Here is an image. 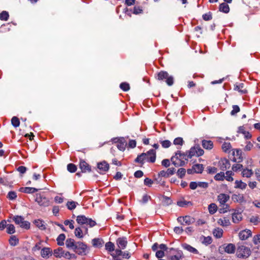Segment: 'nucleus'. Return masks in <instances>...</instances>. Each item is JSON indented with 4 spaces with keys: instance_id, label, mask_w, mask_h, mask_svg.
<instances>
[{
    "instance_id": "obj_21",
    "label": "nucleus",
    "mask_w": 260,
    "mask_h": 260,
    "mask_svg": "<svg viewBox=\"0 0 260 260\" xmlns=\"http://www.w3.org/2000/svg\"><path fill=\"white\" fill-rule=\"evenodd\" d=\"M251 236V232L249 230H245L239 234V238L242 240H246Z\"/></svg>"
},
{
    "instance_id": "obj_34",
    "label": "nucleus",
    "mask_w": 260,
    "mask_h": 260,
    "mask_svg": "<svg viewBox=\"0 0 260 260\" xmlns=\"http://www.w3.org/2000/svg\"><path fill=\"white\" fill-rule=\"evenodd\" d=\"M182 247L186 250H188V251L192 252L194 254H198V251L194 248L192 247L189 245H188L187 244H183Z\"/></svg>"
},
{
    "instance_id": "obj_24",
    "label": "nucleus",
    "mask_w": 260,
    "mask_h": 260,
    "mask_svg": "<svg viewBox=\"0 0 260 260\" xmlns=\"http://www.w3.org/2000/svg\"><path fill=\"white\" fill-rule=\"evenodd\" d=\"M77 242H75L74 240L73 239H67L66 241V245L69 249H71L74 250L75 248Z\"/></svg>"
},
{
    "instance_id": "obj_60",
    "label": "nucleus",
    "mask_w": 260,
    "mask_h": 260,
    "mask_svg": "<svg viewBox=\"0 0 260 260\" xmlns=\"http://www.w3.org/2000/svg\"><path fill=\"white\" fill-rule=\"evenodd\" d=\"M250 221L254 224H257L260 221V219L258 216H253L250 218Z\"/></svg>"
},
{
    "instance_id": "obj_61",
    "label": "nucleus",
    "mask_w": 260,
    "mask_h": 260,
    "mask_svg": "<svg viewBox=\"0 0 260 260\" xmlns=\"http://www.w3.org/2000/svg\"><path fill=\"white\" fill-rule=\"evenodd\" d=\"M42 248V244H41V243L39 242V243H37L35 246L32 247V251L34 252L39 250H41Z\"/></svg>"
},
{
    "instance_id": "obj_4",
    "label": "nucleus",
    "mask_w": 260,
    "mask_h": 260,
    "mask_svg": "<svg viewBox=\"0 0 260 260\" xmlns=\"http://www.w3.org/2000/svg\"><path fill=\"white\" fill-rule=\"evenodd\" d=\"M79 224H86L89 225L90 227L94 226L96 223L95 222L90 218H87L84 215H80L77 217L76 219Z\"/></svg>"
},
{
    "instance_id": "obj_50",
    "label": "nucleus",
    "mask_w": 260,
    "mask_h": 260,
    "mask_svg": "<svg viewBox=\"0 0 260 260\" xmlns=\"http://www.w3.org/2000/svg\"><path fill=\"white\" fill-rule=\"evenodd\" d=\"M9 17V15L8 12L3 11L0 13V19L1 20L7 21Z\"/></svg>"
},
{
    "instance_id": "obj_59",
    "label": "nucleus",
    "mask_w": 260,
    "mask_h": 260,
    "mask_svg": "<svg viewBox=\"0 0 260 260\" xmlns=\"http://www.w3.org/2000/svg\"><path fill=\"white\" fill-rule=\"evenodd\" d=\"M240 111V108L237 105L233 106V110L231 111V114L232 115H234Z\"/></svg>"
},
{
    "instance_id": "obj_51",
    "label": "nucleus",
    "mask_w": 260,
    "mask_h": 260,
    "mask_svg": "<svg viewBox=\"0 0 260 260\" xmlns=\"http://www.w3.org/2000/svg\"><path fill=\"white\" fill-rule=\"evenodd\" d=\"M114 244L111 242H107L105 245L106 250L109 251H113L114 250Z\"/></svg>"
},
{
    "instance_id": "obj_3",
    "label": "nucleus",
    "mask_w": 260,
    "mask_h": 260,
    "mask_svg": "<svg viewBox=\"0 0 260 260\" xmlns=\"http://www.w3.org/2000/svg\"><path fill=\"white\" fill-rule=\"evenodd\" d=\"M157 78L159 80H165L166 82L169 86L172 85L174 83L173 77L169 76L168 73L165 71L159 72L157 75Z\"/></svg>"
},
{
    "instance_id": "obj_2",
    "label": "nucleus",
    "mask_w": 260,
    "mask_h": 260,
    "mask_svg": "<svg viewBox=\"0 0 260 260\" xmlns=\"http://www.w3.org/2000/svg\"><path fill=\"white\" fill-rule=\"evenodd\" d=\"M236 254L239 258H246L251 254V250L249 248L241 245L237 248Z\"/></svg>"
},
{
    "instance_id": "obj_10",
    "label": "nucleus",
    "mask_w": 260,
    "mask_h": 260,
    "mask_svg": "<svg viewBox=\"0 0 260 260\" xmlns=\"http://www.w3.org/2000/svg\"><path fill=\"white\" fill-rule=\"evenodd\" d=\"M97 168L99 173L104 174L109 170V165L107 161L103 160L97 164Z\"/></svg>"
},
{
    "instance_id": "obj_54",
    "label": "nucleus",
    "mask_w": 260,
    "mask_h": 260,
    "mask_svg": "<svg viewBox=\"0 0 260 260\" xmlns=\"http://www.w3.org/2000/svg\"><path fill=\"white\" fill-rule=\"evenodd\" d=\"M7 198L10 200H13L17 198V194L15 191H10L8 193Z\"/></svg>"
},
{
    "instance_id": "obj_41",
    "label": "nucleus",
    "mask_w": 260,
    "mask_h": 260,
    "mask_svg": "<svg viewBox=\"0 0 260 260\" xmlns=\"http://www.w3.org/2000/svg\"><path fill=\"white\" fill-rule=\"evenodd\" d=\"M10 244L12 246H15L18 244L19 240L15 236H12L9 240Z\"/></svg>"
},
{
    "instance_id": "obj_36",
    "label": "nucleus",
    "mask_w": 260,
    "mask_h": 260,
    "mask_svg": "<svg viewBox=\"0 0 260 260\" xmlns=\"http://www.w3.org/2000/svg\"><path fill=\"white\" fill-rule=\"evenodd\" d=\"M200 240L202 241V242L207 245H209L212 243V240L211 237L208 236V237H204L202 236L200 238Z\"/></svg>"
},
{
    "instance_id": "obj_14",
    "label": "nucleus",
    "mask_w": 260,
    "mask_h": 260,
    "mask_svg": "<svg viewBox=\"0 0 260 260\" xmlns=\"http://www.w3.org/2000/svg\"><path fill=\"white\" fill-rule=\"evenodd\" d=\"M176 172V169L174 168H170L169 169H168L167 170L165 171L162 170L161 171L158 173V176L160 177H163L165 178H167L170 177V176L174 174V173Z\"/></svg>"
},
{
    "instance_id": "obj_22",
    "label": "nucleus",
    "mask_w": 260,
    "mask_h": 260,
    "mask_svg": "<svg viewBox=\"0 0 260 260\" xmlns=\"http://www.w3.org/2000/svg\"><path fill=\"white\" fill-rule=\"evenodd\" d=\"M218 201L221 205H225L230 199V196L225 193H220L218 196Z\"/></svg>"
},
{
    "instance_id": "obj_31",
    "label": "nucleus",
    "mask_w": 260,
    "mask_h": 260,
    "mask_svg": "<svg viewBox=\"0 0 260 260\" xmlns=\"http://www.w3.org/2000/svg\"><path fill=\"white\" fill-rule=\"evenodd\" d=\"M213 234L216 238H220L223 235V230L219 228H216L213 230Z\"/></svg>"
},
{
    "instance_id": "obj_53",
    "label": "nucleus",
    "mask_w": 260,
    "mask_h": 260,
    "mask_svg": "<svg viewBox=\"0 0 260 260\" xmlns=\"http://www.w3.org/2000/svg\"><path fill=\"white\" fill-rule=\"evenodd\" d=\"M67 169L71 173H74L77 170L76 166L73 164H69L67 166Z\"/></svg>"
},
{
    "instance_id": "obj_9",
    "label": "nucleus",
    "mask_w": 260,
    "mask_h": 260,
    "mask_svg": "<svg viewBox=\"0 0 260 260\" xmlns=\"http://www.w3.org/2000/svg\"><path fill=\"white\" fill-rule=\"evenodd\" d=\"M169 248L165 244H161L159 245V250H157L155 256L158 258H160L165 256V252L166 251L167 254L169 253Z\"/></svg>"
},
{
    "instance_id": "obj_13",
    "label": "nucleus",
    "mask_w": 260,
    "mask_h": 260,
    "mask_svg": "<svg viewBox=\"0 0 260 260\" xmlns=\"http://www.w3.org/2000/svg\"><path fill=\"white\" fill-rule=\"evenodd\" d=\"M232 154L233 155V160L236 162H240L243 160L242 151L239 149L232 150Z\"/></svg>"
},
{
    "instance_id": "obj_56",
    "label": "nucleus",
    "mask_w": 260,
    "mask_h": 260,
    "mask_svg": "<svg viewBox=\"0 0 260 260\" xmlns=\"http://www.w3.org/2000/svg\"><path fill=\"white\" fill-rule=\"evenodd\" d=\"M75 235L77 237L82 238L83 237L82 230L80 228H76L75 230Z\"/></svg>"
},
{
    "instance_id": "obj_57",
    "label": "nucleus",
    "mask_w": 260,
    "mask_h": 260,
    "mask_svg": "<svg viewBox=\"0 0 260 260\" xmlns=\"http://www.w3.org/2000/svg\"><path fill=\"white\" fill-rule=\"evenodd\" d=\"M120 87L123 91H126L129 89V85L127 83H122L120 85Z\"/></svg>"
},
{
    "instance_id": "obj_33",
    "label": "nucleus",
    "mask_w": 260,
    "mask_h": 260,
    "mask_svg": "<svg viewBox=\"0 0 260 260\" xmlns=\"http://www.w3.org/2000/svg\"><path fill=\"white\" fill-rule=\"evenodd\" d=\"M219 9L220 11L225 13H228L230 11L229 5L225 3H223L219 5Z\"/></svg>"
},
{
    "instance_id": "obj_46",
    "label": "nucleus",
    "mask_w": 260,
    "mask_h": 260,
    "mask_svg": "<svg viewBox=\"0 0 260 260\" xmlns=\"http://www.w3.org/2000/svg\"><path fill=\"white\" fill-rule=\"evenodd\" d=\"M235 184H236V188H240L242 189H245L247 186L246 183L242 182L241 180L240 181L236 180L235 181Z\"/></svg>"
},
{
    "instance_id": "obj_27",
    "label": "nucleus",
    "mask_w": 260,
    "mask_h": 260,
    "mask_svg": "<svg viewBox=\"0 0 260 260\" xmlns=\"http://www.w3.org/2000/svg\"><path fill=\"white\" fill-rule=\"evenodd\" d=\"M194 221V219L189 216H185L183 217V221L182 224L189 225Z\"/></svg>"
},
{
    "instance_id": "obj_18",
    "label": "nucleus",
    "mask_w": 260,
    "mask_h": 260,
    "mask_svg": "<svg viewBox=\"0 0 260 260\" xmlns=\"http://www.w3.org/2000/svg\"><path fill=\"white\" fill-rule=\"evenodd\" d=\"M243 219L242 213L238 211H235L232 214V221L234 223H238Z\"/></svg>"
},
{
    "instance_id": "obj_32",
    "label": "nucleus",
    "mask_w": 260,
    "mask_h": 260,
    "mask_svg": "<svg viewBox=\"0 0 260 260\" xmlns=\"http://www.w3.org/2000/svg\"><path fill=\"white\" fill-rule=\"evenodd\" d=\"M104 243L102 239L99 238H95L92 239V244L94 247H100Z\"/></svg>"
},
{
    "instance_id": "obj_45",
    "label": "nucleus",
    "mask_w": 260,
    "mask_h": 260,
    "mask_svg": "<svg viewBox=\"0 0 260 260\" xmlns=\"http://www.w3.org/2000/svg\"><path fill=\"white\" fill-rule=\"evenodd\" d=\"M62 257L65 258L71 259H76V256L75 254L71 253L68 251H64L63 255Z\"/></svg>"
},
{
    "instance_id": "obj_47",
    "label": "nucleus",
    "mask_w": 260,
    "mask_h": 260,
    "mask_svg": "<svg viewBox=\"0 0 260 260\" xmlns=\"http://www.w3.org/2000/svg\"><path fill=\"white\" fill-rule=\"evenodd\" d=\"M7 233L9 234H13L15 233V228L13 224H9L6 226Z\"/></svg>"
},
{
    "instance_id": "obj_63",
    "label": "nucleus",
    "mask_w": 260,
    "mask_h": 260,
    "mask_svg": "<svg viewBox=\"0 0 260 260\" xmlns=\"http://www.w3.org/2000/svg\"><path fill=\"white\" fill-rule=\"evenodd\" d=\"M64 201V198L61 196H57L54 198V201L56 203L61 204Z\"/></svg>"
},
{
    "instance_id": "obj_35",
    "label": "nucleus",
    "mask_w": 260,
    "mask_h": 260,
    "mask_svg": "<svg viewBox=\"0 0 260 260\" xmlns=\"http://www.w3.org/2000/svg\"><path fill=\"white\" fill-rule=\"evenodd\" d=\"M178 154V151L175 152V155L173 156L171 158L172 164L174 165L176 167L179 166V158L177 156Z\"/></svg>"
},
{
    "instance_id": "obj_29",
    "label": "nucleus",
    "mask_w": 260,
    "mask_h": 260,
    "mask_svg": "<svg viewBox=\"0 0 260 260\" xmlns=\"http://www.w3.org/2000/svg\"><path fill=\"white\" fill-rule=\"evenodd\" d=\"M64 250L62 248H58L53 251V255L56 258H61L63 256Z\"/></svg>"
},
{
    "instance_id": "obj_44",
    "label": "nucleus",
    "mask_w": 260,
    "mask_h": 260,
    "mask_svg": "<svg viewBox=\"0 0 260 260\" xmlns=\"http://www.w3.org/2000/svg\"><path fill=\"white\" fill-rule=\"evenodd\" d=\"M208 210L211 214H213L217 211V207L215 204L211 203L208 206Z\"/></svg>"
},
{
    "instance_id": "obj_5",
    "label": "nucleus",
    "mask_w": 260,
    "mask_h": 260,
    "mask_svg": "<svg viewBox=\"0 0 260 260\" xmlns=\"http://www.w3.org/2000/svg\"><path fill=\"white\" fill-rule=\"evenodd\" d=\"M13 220L15 223L18 224L20 227L28 229L29 228L30 223L25 221L24 218L21 216H15L13 217Z\"/></svg>"
},
{
    "instance_id": "obj_39",
    "label": "nucleus",
    "mask_w": 260,
    "mask_h": 260,
    "mask_svg": "<svg viewBox=\"0 0 260 260\" xmlns=\"http://www.w3.org/2000/svg\"><path fill=\"white\" fill-rule=\"evenodd\" d=\"M78 205V203L75 201H68L67 203L66 206L69 210H72L74 209Z\"/></svg>"
},
{
    "instance_id": "obj_25",
    "label": "nucleus",
    "mask_w": 260,
    "mask_h": 260,
    "mask_svg": "<svg viewBox=\"0 0 260 260\" xmlns=\"http://www.w3.org/2000/svg\"><path fill=\"white\" fill-rule=\"evenodd\" d=\"M202 146L206 149L210 150L213 147V143L210 140H203L202 142Z\"/></svg>"
},
{
    "instance_id": "obj_30",
    "label": "nucleus",
    "mask_w": 260,
    "mask_h": 260,
    "mask_svg": "<svg viewBox=\"0 0 260 260\" xmlns=\"http://www.w3.org/2000/svg\"><path fill=\"white\" fill-rule=\"evenodd\" d=\"M34 223L38 228L42 230H44L46 229V224L45 222L42 220H35Z\"/></svg>"
},
{
    "instance_id": "obj_20",
    "label": "nucleus",
    "mask_w": 260,
    "mask_h": 260,
    "mask_svg": "<svg viewBox=\"0 0 260 260\" xmlns=\"http://www.w3.org/2000/svg\"><path fill=\"white\" fill-rule=\"evenodd\" d=\"M80 168L82 172H90L91 171V167L84 160H81L80 162Z\"/></svg>"
},
{
    "instance_id": "obj_26",
    "label": "nucleus",
    "mask_w": 260,
    "mask_h": 260,
    "mask_svg": "<svg viewBox=\"0 0 260 260\" xmlns=\"http://www.w3.org/2000/svg\"><path fill=\"white\" fill-rule=\"evenodd\" d=\"M217 223L222 226H229L231 223L229 218L225 217H224L223 218L219 219L217 221Z\"/></svg>"
},
{
    "instance_id": "obj_16",
    "label": "nucleus",
    "mask_w": 260,
    "mask_h": 260,
    "mask_svg": "<svg viewBox=\"0 0 260 260\" xmlns=\"http://www.w3.org/2000/svg\"><path fill=\"white\" fill-rule=\"evenodd\" d=\"M41 256L45 259L50 257L52 254V251L51 248L48 247H44L41 249L40 251Z\"/></svg>"
},
{
    "instance_id": "obj_28",
    "label": "nucleus",
    "mask_w": 260,
    "mask_h": 260,
    "mask_svg": "<svg viewBox=\"0 0 260 260\" xmlns=\"http://www.w3.org/2000/svg\"><path fill=\"white\" fill-rule=\"evenodd\" d=\"M38 190V189L36 188L30 187H21L20 189V191L27 193H34L37 191Z\"/></svg>"
},
{
    "instance_id": "obj_42",
    "label": "nucleus",
    "mask_w": 260,
    "mask_h": 260,
    "mask_svg": "<svg viewBox=\"0 0 260 260\" xmlns=\"http://www.w3.org/2000/svg\"><path fill=\"white\" fill-rule=\"evenodd\" d=\"M253 174V172L251 169H244L242 172V176L244 177L249 178Z\"/></svg>"
},
{
    "instance_id": "obj_23",
    "label": "nucleus",
    "mask_w": 260,
    "mask_h": 260,
    "mask_svg": "<svg viewBox=\"0 0 260 260\" xmlns=\"http://www.w3.org/2000/svg\"><path fill=\"white\" fill-rule=\"evenodd\" d=\"M177 251L173 248H169L168 256L170 260H179V257L176 255Z\"/></svg>"
},
{
    "instance_id": "obj_15",
    "label": "nucleus",
    "mask_w": 260,
    "mask_h": 260,
    "mask_svg": "<svg viewBox=\"0 0 260 260\" xmlns=\"http://www.w3.org/2000/svg\"><path fill=\"white\" fill-rule=\"evenodd\" d=\"M218 164L220 169L222 171H224L227 169H229L231 167L229 160L226 158L221 159L219 161Z\"/></svg>"
},
{
    "instance_id": "obj_52",
    "label": "nucleus",
    "mask_w": 260,
    "mask_h": 260,
    "mask_svg": "<svg viewBox=\"0 0 260 260\" xmlns=\"http://www.w3.org/2000/svg\"><path fill=\"white\" fill-rule=\"evenodd\" d=\"M160 143L161 144L162 147L164 148H169L171 144V142L169 140L160 141Z\"/></svg>"
},
{
    "instance_id": "obj_64",
    "label": "nucleus",
    "mask_w": 260,
    "mask_h": 260,
    "mask_svg": "<svg viewBox=\"0 0 260 260\" xmlns=\"http://www.w3.org/2000/svg\"><path fill=\"white\" fill-rule=\"evenodd\" d=\"M253 242L254 244L257 245L260 243V235H255L253 238Z\"/></svg>"
},
{
    "instance_id": "obj_38",
    "label": "nucleus",
    "mask_w": 260,
    "mask_h": 260,
    "mask_svg": "<svg viewBox=\"0 0 260 260\" xmlns=\"http://www.w3.org/2000/svg\"><path fill=\"white\" fill-rule=\"evenodd\" d=\"M238 133L243 134L244 137L247 139H250L251 137V134L248 132L245 131L244 128L243 126H240L238 129Z\"/></svg>"
},
{
    "instance_id": "obj_55",
    "label": "nucleus",
    "mask_w": 260,
    "mask_h": 260,
    "mask_svg": "<svg viewBox=\"0 0 260 260\" xmlns=\"http://www.w3.org/2000/svg\"><path fill=\"white\" fill-rule=\"evenodd\" d=\"M224 178V173L223 172H221L217 174L214 177V179L216 180H223Z\"/></svg>"
},
{
    "instance_id": "obj_7",
    "label": "nucleus",
    "mask_w": 260,
    "mask_h": 260,
    "mask_svg": "<svg viewBox=\"0 0 260 260\" xmlns=\"http://www.w3.org/2000/svg\"><path fill=\"white\" fill-rule=\"evenodd\" d=\"M35 201L40 206L43 207H48L51 204L50 200L48 198L42 196L41 194H37Z\"/></svg>"
},
{
    "instance_id": "obj_48",
    "label": "nucleus",
    "mask_w": 260,
    "mask_h": 260,
    "mask_svg": "<svg viewBox=\"0 0 260 260\" xmlns=\"http://www.w3.org/2000/svg\"><path fill=\"white\" fill-rule=\"evenodd\" d=\"M192 205L190 201H186L184 199L180 200V207H186Z\"/></svg>"
},
{
    "instance_id": "obj_62",
    "label": "nucleus",
    "mask_w": 260,
    "mask_h": 260,
    "mask_svg": "<svg viewBox=\"0 0 260 260\" xmlns=\"http://www.w3.org/2000/svg\"><path fill=\"white\" fill-rule=\"evenodd\" d=\"M74 221L73 220H66L64 221L66 225H69L70 229L73 230L74 228L73 225Z\"/></svg>"
},
{
    "instance_id": "obj_19",
    "label": "nucleus",
    "mask_w": 260,
    "mask_h": 260,
    "mask_svg": "<svg viewBox=\"0 0 260 260\" xmlns=\"http://www.w3.org/2000/svg\"><path fill=\"white\" fill-rule=\"evenodd\" d=\"M116 244L120 249H125L127 244L126 238L122 237L118 238L116 241Z\"/></svg>"
},
{
    "instance_id": "obj_58",
    "label": "nucleus",
    "mask_w": 260,
    "mask_h": 260,
    "mask_svg": "<svg viewBox=\"0 0 260 260\" xmlns=\"http://www.w3.org/2000/svg\"><path fill=\"white\" fill-rule=\"evenodd\" d=\"M232 174L233 173L232 171H226V176H224V178H225V179L229 181H233V178L232 177Z\"/></svg>"
},
{
    "instance_id": "obj_8",
    "label": "nucleus",
    "mask_w": 260,
    "mask_h": 260,
    "mask_svg": "<svg viewBox=\"0 0 260 260\" xmlns=\"http://www.w3.org/2000/svg\"><path fill=\"white\" fill-rule=\"evenodd\" d=\"M87 246L82 242H77L74 251L79 255H85Z\"/></svg>"
},
{
    "instance_id": "obj_40",
    "label": "nucleus",
    "mask_w": 260,
    "mask_h": 260,
    "mask_svg": "<svg viewBox=\"0 0 260 260\" xmlns=\"http://www.w3.org/2000/svg\"><path fill=\"white\" fill-rule=\"evenodd\" d=\"M231 148L232 146L230 143L224 142L222 145V149L224 152H230Z\"/></svg>"
},
{
    "instance_id": "obj_1",
    "label": "nucleus",
    "mask_w": 260,
    "mask_h": 260,
    "mask_svg": "<svg viewBox=\"0 0 260 260\" xmlns=\"http://www.w3.org/2000/svg\"><path fill=\"white\" fill-rule=\"evenodd\" d=\"M156 159V152L151 149L146 153H142L138 155L135 159V161L140 164H144V162H154Z\"/></svg>"
},
{
    "instance_id": "obj_11",
    "label": "nucleus",
    "mask_w": 260,
    "mask_h": 260,
    "mask_svg": "<svg viewBox=\"0 0 260 260\" xmlns=\"http://www.w3.org/2000/svg\"><path fill=\"white\" fill-rule=\"evenodd\" d=\"M203 165L202 164L194 165L191 169H188L187 170L188 174H190L192 173H202L204 170Z\"/></svg>"
},
{
    "instance_id": "obj_12",
    "label": "nucleus",
    "mask_w": 260,
    "mask_h": 260,
    "mask_svg": "<svg viewBox=\"0 0 260 260\" xmlns=\"http://www.w3.org/2000/svg\"><path fill=\"white\" fill-rule=\"evenodd\" d=\"M115 142L117 143V147L120 151H124L127 145L126 141L124 138L115 139Z\"/></svg>"
},
{
    "instance_id": "obj_43",
    "label": "nucleus",
    "mask_w": 260,
    "mask_h": 260,
    "mask_svg": "<svg viewBox=\"0 0 260 260\" xmlns=\"http://www.w3.org/2000/svg\"><path fill=\"white\" fill-rule=\"evenodd\" d=\"M66 236L64 234H60L58 237L57 238L56 241L57 242V244L62 246L64 245V241L65 240Z\"/></svg>"
},
{
    "instance_id": "obj_17",
    "label": "nucleus",
    "mask_w": 260,
    "mask_h": 260,
    "mask_svg": "<svg viewBox=\"0 0 260 260\" xmlns=\"http://www.w3.org/2000/svg\"><path fill=\"white\" fill-rule=\"evenodd\" d=\"M222 247L224 251L229 254L234 253L236 250V246L232 243L224 244Z\"/></svg>"
},
{
    "instance_id": "obj_49",
    "label": "nucleus",
    "mask_w": 260,
    "mask_h": 260,
    "mask_svg": "<svg viewBox=\"0 0 260 260\" xmlns=\"http://www.w3.org/2000/svg\"><path fill=\"white\" fill-rule=\"evenodd\" d=\"M11 123L13 126L15 127H17L20 125L19 119L17 117L14 116L11 119Z\"/></svg>"
},
{
    "instance_id": "obj_37",
    "label": "nucleus",
    "mask_w": 260,
    "mask_h": 260,
    "mask_svg": "<svg viewBox=\"0 0 260 260\" xmlns=\"http://www.w3.org/2000/svg\"><path fill=\"white\" fill-rule=\"evenodd\" d=\"M234 89L243 94L247 92V90L244 88V84L243 83L236 85Z\"/></svg>"
},
{
    "instance_id": "obj_6",
    "label": "nucleus",
    "mask_w": 260,
    "mask_h": 260,
    "mask_svg": "<svg viewBox=\"0 0 260 260\" xmlns=\"http://www.w3.org/2000/svg\"><path fill=\"white\" fill-rule=\"evenodd\" d=\"M204 150L199 146L191 147L189 151L188 157L191 158L192 156H200L203 155Z\"/></svg>"
}]
</instances>
